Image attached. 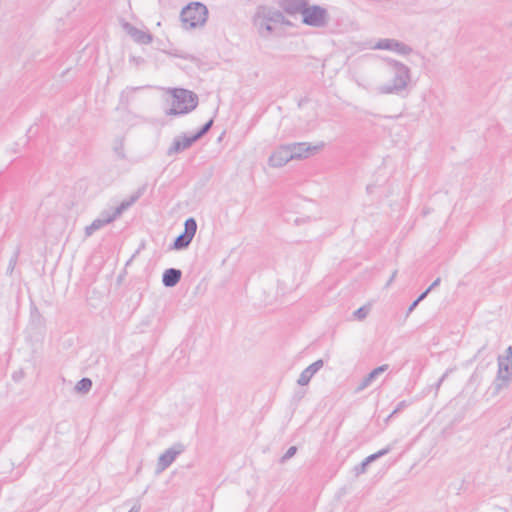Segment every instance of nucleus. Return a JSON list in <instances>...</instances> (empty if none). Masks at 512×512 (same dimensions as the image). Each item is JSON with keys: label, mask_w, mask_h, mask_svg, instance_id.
Segmentation results:
<instances>
[{"label": "nucleus", "mask_w": 512, "mask_h": 512, "mask_svg": "<svg viewBox=\"0 0 512 512\" xmlns=\"http://www.w3.org/2000/svg\"><path fill=\"white\" fill-rule=\"evenodd\" d=\"M386 63L387 72L391 78L384 84L377 87L382 95H401L405 92L411 82V69L404 63L390 57L383 59Z\"/></svg>", "instance_id": "nucleus-1"}, {"label": "nucleus", "mask_w": 512, "mask_h": 512, "mask_svg": "<svg viewBox=\"0 0 512 512\" xmlns=\"http://www.w3.org/2000/svg\"><path fill=\"white\" fill-rule=\"evenodd\" d=\"M285 23V17L279 10L261 5L258 6L253 16V25L257 29L261 37H269L274 28L272 24H283Z\"/></svg>", "instance_id": "nucleus-2"}, {"label": "nucleus", "mask_w": 512, "mask_h": 512, "mask_svg": "<svg viewBox=\"0 0 512 512\" xmlns=\"http://www.w3.org/2000/svg\"><path fill=\"white\" fill-rule=\"evenodd\" d=\"M172 95L171 108L166 111L169 116L185 115L192 112L198 105V95L183 88L169 89Z\"/></svg>", "instance_id": "nucleus-3"}, {"label": "nucleus", "mask_w": 512, "mask_h": 512, "mask_svg": "<svg viewBox=\"0 0 512 512\" xmlns=\"http://www.w3.org/2000/svg\"><path fill=\"white\" fill-rule=\"evenodd\" d=\"M141 191L133 193L128 199L122 201L112 211H103L89 226L85 227V236L90 237L93 233L116 220L121 214L130 208L141 196Z\"/></svg>", "instance_id": "nucleus-4"}, {"label": "nucleus", "mask_w": 512, "mask_h": 512, "mask_svg": "<svg viewBox=\"0 0 512 512\" xmlns=\"http://www.w3.org/2000/svg\"><path fill=\"white\" fill-rule=\"evenodd\" d=\"M208 18L207 7L200 2H192L185 6L180 14L184 28L193 29L203 26Z\"/></svg>", "instance_id": "nucleus-5"}, {"label": "nucleus", "mask_w": 512, "mask_h": 512, "mask_svg": "<svg viewBox=\"0 0 512 512\" xmlns=\"http://www.w3.org/2000/svg\"><path fill=\"white\" fill-rule=\"evenodd\" d=\"M302 22L311 27L323 28L329 22L328 11L319 5L307 4L303 11Z\"/></svg>", "instance_id": "nucleus-6"}, {"label": "nucleus", "mask_w": 512, "mask_h": 512, "mask_svg": "<svg viewBox=\"0 0 512 512\" xmlns=\"http://www.w3.org/2000/svg\"><path fill=\"white\" fill-rule=\"evenodd\" d=\"M197 231V222L193 217H190L184 222V231L175 238L171 249L182 250L186 249L192 242Z\"/></svg>", "instance_id": "nucleus-7"}, {"label": "nucleus", "mask_w": 512, "mask_h": 512, "mask_svg": "<svg viewBox=\"0 0 512 512\" xmlns=\"http://www.w3.org/2000/svg\"><path fill=\"white\" fill-rule=\"evenodd\" d=\"M288 146L290 148L292 160H302L316 154L323 148L324 144L311 145L306 142H296L288 144Z\"/></svg>", "instance_id": "nucleus-8"}, {"label": "nucleus", "mask_w": 512, "mask_h": 512, "mask_svg": "<svg viewBox=\"0 0 512 512\" xmlns=\"http://www.w3.org/2000/svg\"><path fill=\"white\" fill-rule=\"evenodd\" d=\"M372 49L394 51L399 55H409L413 51L409 45L392 38L379 39Z\"/></svg>", "instance_id": "nucleus-9"}, {"label": "nucleus", "mask_w": 512, "mask_h": 512, "mask_svg": "<svg viewBox=\"0 0 512 512\" xmlns=\"http://www.w3.org/2000/svg\"><path fill=\"white\" fill-rule=\"evenodd\" d=\"M184 449L183 444L177 443L162 453L158 458L156 473L159 474L165 471L175 461L177 456L184 451Z\"/></svg>", "instance_id": "nucleus-10"}, {"label": "nucleus", "mask_w": 512, "mask_h": 512, "mask_svg": "<svg viewBox=\"0 0 512 512\" xmlns=\"http://www.w3.org/2000/svg\"><path fill=\"white\" fill-rule=\"evenodd\" d=\"M512 380V363L505 362V359H498V371L495 380V389L500 391Z\"/></svg>", "instance_id": "nucleus-11"}, {"label": "nucleus", "mask_w": 512, "mask_h": 512, "mask_svg": "<svg viewBox=\"0 0 512 512\" xmlns=\"http://www.w3.org/2000/svg\"><path fill=\"white\" fill-rule=\"evenodd\" d=\"M292 160L288 144L279 146L269 157L271 167L280 168Z\"/></svg>", "instance_id": "nucleus-12"}, {"label": "nucleus", "mask_w": 512, "mask_h": 512, "mask_svg": "<svg viewBox=\"0 0 512 512\" xmlns=\"http://www.w3.org/2000/svg\"><path fill=\"white\" fill-rule=\"evenodd\" d=\"M122 27L127 32V34L138 44L147 45L150 44L153 40V36L149 32L140 30L128 22H123Z\"/></svg>", "instance_id": "nucleus-13"}, {"label": "nucleus", "mask_w": 512, "mask_h": 512, "mask_svg": "<svg viewBox=\"0 0 512 512\" xmlns=\"http://www.w3.org/2000/svg\"><path fill=\"white\" fill-rule=\"evenodd\" d=\"M199 139L196 138V135L187 136V135H181L174 138V141L170 148L168 149V155H173L180 153L189 147L192 146L193 143L198 141Z\"/></svg>", "instance_id": "nucleus-14"}, {"label": "nucleus", "mask_w": 512, "mask_h": 512, "mask_svg": "<svg viewBox=\"0 0 512 512\" xmlns=\"http://www.w3.org/2000/svg\"><path fill=\"white\" fill-rule=\"evenodd\" d=\"M323 365L324 362L322 359H319L314 363L310 364L301 372L297 380L298 385L306 386L310 382L311 378L323 367Z\"/></svg>", "instance_id": "nucleus-15"}, {"label": "nucleus", "mask_w": 512, "mask_h": 512, "mask_svg": "<svg viewBox=\"0 0 512 512\" xmlns=\"http://www.w3.org/2000/svg\"><path fill=\"white\" fill-rule=\"evenodd\" d=\"M308 4L307 0H285L283 3V9L289 15L301 14Z\"/></svg>", "instance_id": "nucleus-16"}, {"label": "nucleus", "mask_w": 512, "mask_h": 512, "mask_svg": "<svg viewBox=\"0 0 512 512\" xmlns=\"http://www.w3.org/2000/svg\"><path fill=\"white\" fill-rule=\"evenodd\" d=\"M182 272L176 268L166 269L162 275V283L165 287L172 288L181 280Z\"/></svg>", "instance_id": "nucleus-17"}, {"label": "nucleus", "mask_w": 512, "mask_h": 512, "mask_svg": "<svg viewBox=\"0 0 512 512\" xmlns=\"http://www.w3.org/2000/svg\"><path fill=\"white\" fill-rule=\"evenodd\" d=\"M388 369L387 364H383L375 369H373L367 376L363 378V380L360 382V384L357 387V391H362L369 387L372 382L383 372H385Z\"/></svg>", "instance_id": "nucleus-18"}, {"label": "nucleus", "mask_w": 512, "mask_h": 512, "mask_svg": "<svg viewBox=\"0 0 512 512\" xmlns=\"http://www.w3.org/2000/svg\"><path fill=\"white\" fill-rule=\"evenodd\" d=\"M92 388V381L89 378H82L75 386L77 392L88 393Z\"/></svg>", "instance_id": "nucleus-19"}, {"label": "nucleus", "mask_w": 512, "mask_h": 512, "mask_svg": "<svg viewBox=\"0 0 512 512\" xmlns=\"http://www.w3.org/2000/svg\"><path fill=\"white\" fill-rule=\"evenodd\" d=\"M391 450H392L391 445H388L385 448L379 450L378 452L366 457L364 459L365 463H367L369 465L370 463L374 462L375 460L379 459L380 457L387 455Z\"/></svg>", "instance_id": "nucleus-20"}, {"label": "nucleus", "mask_w": 512, "mask_h": 512, "mask_svg": "<svg viewBox=\"0 0 512 512\" xmlns=\"http://www.w3.org/2000/svg\"><path fill=\"white\" fill-rule=\"evenodd\" d=\"M213 125V119H210L208 122H206L201 129L195 133L196 138L200 139L202 138L208 131L211 129Z\"/></svg>", "instance_id": "nucleus-21"}, {"label": "nucleus", "mask_w": 512, "mask_h": 512, "mask_svg": "<svg viewBox=\"0 0 512 512\" xmlns=\"http://www.w3.org/2000/svg\"><path fill=\"white\" fill-rule=\"evenodd\" d=\"M369 313V308L362 306L354 312V317L358 320H364Z\"/></svg>", "instance_id": "nucleus-22"}, {"label": "nucleus", "mask_w": 512, "mask_h": 512, "mask_svg": "<svg viewBox=\"0 0 512 512\" xmlns=\"http://www.w3.org/2000/svg\"><path fill=\"white\" fill-rule=\"evenodd\" d=\"M296 452H297V447L296 446L289 447L288 450L286 451V453L281 457L280 462L281 463L286 462L287 460L292 458L295 455Z\"/></svg>", "instance_id": "nucleus-23"}, {"label": "nucleus", "mask_w": 512, "mask_h": 512, "mask_svg": "<svg viewBox=\"0 0 512 512\" xmlns=\"http://www.w3.org/2000/svg\"><path fill=\"white\" fill-rule=\"evenodd\" d=\"M410 405V402L409 401H406V400H402L400 401L396 408L392 411V413L390 414L389 417H393L395 414H397L398 412L402 411L403 409L407 408L408 406Z\"/></svg>", "instance_id": "nucleus-24"}, {"label": "nucleus", "mask_w": 512, "mask_h": 512, "mask_svg": "<svg viewBox=\"0 0 512 512\" xmlns=\"http://www.w3.org/2000/svg\"><path fill=\"white\" fill-rule=\"evenodd\" d=\"M368 464L365 463V460H363L360 464L356 465L354 467L355 475H360L366 472Z\"/></svg>", "instance_id": "nucleus-25"}, {"label": "nucleus", "mask_w": 512, "mask_h": 512, "mask_svg": "<svg viewBox=\"0 0 512 512\" xmlns=\"http://www.w3.org/2000/svg\"><path fill=\"white\" fill-rule=\"evenodd\" d=\"M114 150H115V152H116V154L118 155L119 158H121V159L125 158L124 146H123V142L122 141H119L118 145L115 146Z\"/></svg>", "instance_id": "nucleus-26"}, {"label": "nucleus", "mask_w": 512, "mask_h": 512, "mask_svg": "<svg viewBox=\"0 0 512 512\" xmlns=\"http://www.w3.org/2000/svg\"><path fill=\"white\" fill-rule=\"evenodd\" d=\"M498 359H505V362L512 363V346L506 349L505 356H499Z\"/></svg>", "instance_id": "nucleus-27"}, {"label": "nucleus", "mask_w": 512, "mask_h": 512, "mask_svg": "<svg viewBox=\"0 0 512 512\" xmlns=\"http://www.w3.org/2000/svg\"><path fill=\"white\" fill-rule=\"evenodd\" d=\"M18 255H19V251H16L15 254L13 255V257L10 259L9 267H8L9 270L13 271V269L17 263Z\"/></svg>", "instance_id": "nucleus-28"}, {"label": "nucleus", "mask_w": 512, "mask_h": 512, "mask_svg": "<svg viewBox=\"0 0 512 512\" xmlns=\"http://www.w3.org/2000/svg\"><path fill=\"white\" fill-rule=\"evenodd\" d=\"M440 282H441V278H439V277H438V278H437L436 280H434V281L432 282V284L427 288V289H428V291H430V292H431L434 288H436V287L440 284Z\"/></svg>", "instance_id": "nucleus-29"}, {"label": "nucleus", "mask_w": 512, "mask_h": 512, "mask_svg": "<svg viewBox=\"0 0 512 512\" xmlns=\"http://www.w3.org/2000/svg\"><path fill=\"white\" fill-rule=\"evenodd\" d=\"M447 375H448V371H447V372H445V373L441 376V378L438 380V382L436 383V390H439V388H440L441 384L443 383V381L445 380V378L447 377Z\"/></svg>", "instance_id": "nucleus-30"}, {"label": "nucleus", "mask_w": 512, "mask_h": 512, "mask_svg": "<svg viewBox=\"0 0 512 512\" xmlns=\"http://www.w3.org/2000/svg\"><path fill=\"white\" fill-rule=\"evenodd\" d=\"M418 304H419V302L417 300H414L411 303V305L408 307L407 315H409L417 307Z\"/></svg>", "instance_id": "nucleus-31"}, {"label": "nucleus", "mask_w": 512, "mask_h": 512, "mask_svg": "<svg viewBox=\"0 0 512 512\" xmlns=\"http://www.w3.org/2000/svg\"><path fill=\"white\" fill-rule=\"evenodd\" d=\"M430 293V291H428V289H426L423 293H421L418 298L416 299L419 303L424 300L427 295Z\"/></svg>", "instance_id": "nucleus-32"}, {"label": "nucleus", "mask_w": 512, "mask_h": 512, "mask_svg": "<svg viewBox=\"0 0 512 512\" xmlns=\"http://www.w3.org/2000/svg\"><path fill=\"white\" fill-rule=\"evenodd\" d=\"M137 89H138V88H131V87L126 88V90H124V91L122 92V97L124 96V94H125V93H130V92H133V91H135V90H137Z\"/></svg>", "instance_id": "nucleus-33"}, {"label": "nucleus", "mask_w": 512, "mask_h": 512, "mask_svg": "<svg viewBox=\"0 0 512 512\" xmlns=\"http://www.w3.org/2000/svg\"><path fill=\"white\" fill-rule=\"evenodd\" d=\"M396 274H397V271L395 270V271L392 273V275H391V277H390V279H389V281H388L387 285H390V284L393 282V280H394V279H395V277H396Z\"/></svg>", "instance_id": "nucleus-34"}, {"label": "nucleus", "mask_w": 512, "mask_h": 512, "mask_svg": "<svg viewBox=\"0 0 512 512\" xmlns=\"http://www.w3.org/2000/svg\"><path fill=\"white\" fill-rule=\"evenodd\" d=\"M129 512H140V506H133Z\"/></svg>", "instance_id": "nucleus-35"}, {"label": "nucleus", "mask_w": 512, "mask_h": 512, "mask_svg": "<svg viewBox=\"0 0 512 512\" xmlns=\"http://www.w3.org/2000/svg\"><path fill=\"white\" fill-rule=\"evenodd\" d=\"M485 348H486V345H484L481 349L478 350V354H480Z\"/></svg>", "instance_id": "nucleus-36"}, {"label": "nucleus", "mask_w": 512, "mask_h": 512, "mask_svg": "<svg viewBox=\"0 0 512 512\" xmlns=\"http://www.w3.org/2000/svg\"><path fill=\"white\" fill-rule=\"evenodd\" d=\"M371 186H367V191L370 192Z\"/></svg>", "instance_id": "nucleus-37"}]
</instances>
